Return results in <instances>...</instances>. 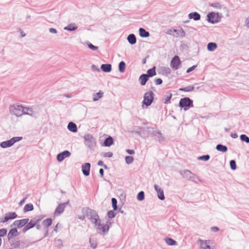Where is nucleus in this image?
<instances>
[{
  "instance_id": "obj_1",
  "label": "nucleus",
  "mask_w": 249,
  "mask_h": 249,
  "mask_svg": "<svg viewBox=\"0 0 249 249\" xmlns=\"http://www.w3.org/2000/svg\"><path fill=\"white\" fill-rule=\"evenodd\" d=\"M82 212L84 214L94 225V226H96L97 223L100 221L99 216L97 212L89 208H84Z\"/></svg>"
},
{
  "instance_id": "obj_2",
  "label": "nucleus",
  "mask_w": 249,
  "mask_h": 249,
  "mask_svg": "<svg viewBox=\"0 0 249 249\" xmlns=\"http://www.w3.org/2000/svg\"><path fill=\"white\" fill-rule=\"evenodd\" d=\"M9 111L11 114L14 115L17 117H20L23 115L24 107L20 105H12L9 107Z\"/></svg>"
},
{
  "instance_id": "obj_3",
  "label": "nucleus",
  "mask_w": 249,
  "mask_h": 249,
  "mask_svg": "<svg viewBox=\"0 0 249 249\" xmlns=\"http://www.w3.org/2000/svg\"><path fill=\"white\" fill-rule=\"evenodd\" d=\"M193 101L189 97L181 98L179 102V107L186 111L189 108L193 107Z\"/></svg>"
},
{
  "instance_id": "obj_4",
  "label": "nucleus",
  "mask_w": 249,
  "mask_h": 249,
  "mask_svg": "<svg viewBox=\"0 0 249 249\" xmlns=\"http://www.w3.org/2000/svg\"><path fill=\"white\" fill-rule=\"evenodd\" d=\"M148 132L152 137H154L155 140L157 141L161 142L164 141L165 138L164 136L159 129L151 128V130H149Z\"/></svg>"
},
{
  "instance_id": "obj_5",
  "label": "nucleus",
  "mask_w": 249,
  "mask_h": 249,
  "mask_svg": "<svg viewBox=\"0 0 249 249\" xmlns=\"http://www.w3.org/2000/svg\"><path fill=\"white\" fill-rule=\"evenodd\" d=\"M154 97V93L152 91H149L144 93L143 100L142 102V105L146 107L150 106L152 103Z\"/></svg>"
},
{
  "instance_id": "obj_6",
  "label": "nucleus",
  "mask_w": 249,
  "mask_h": 249,
  "mask_svg": "<svg viewBox=\"0 0 249 249\" xmlns=\"http://www.w3.org/2000/svg\"><path fill=\"white\" fill-rule=\"evenodd\" d=\"M166 33L176 37H184L185 36V32L182 29L179 30L169 29L167 31Z\"/></svg>"
},
{
  "instance_id": "obj_7",
  "label": "nucleus",
  "mask_w": 249,
  "mask_h": 249,
  "mask_svg": "<svg viewBox=\"0 0 249 249\" xmlns=\"http://www.w3.org/2000/svg\"><path fill=\"white\" fill-rule=\"evenodd\" d=\"M85 143L90 150H92L95 142L93 137L90 134H86L84 137Z\"/></svg>"
},
{
  "instance_id": "obj_8",
  "label": "nucleus",
  "mask_w": 249,
  "mask_h": 249,
  "mask_svg": "<svg viewBox=\"0 0 249 249\" xmlns=\"http://www.w3.org/2000/svg\"><path fill=\"white\" fill-rule=\"evenodd\" d=\"M94 227H96L97 232L103 235H105L108 232L109 228V226H107L106 224H102L101 220L97 223V226Z\"/></svg>"
},
{
  "instance_id": "obj_9",
  "label": "nucleus",
  "mask_w": 249,
  "mask_h": 249,
  "mask_svg": "<svg viewBox=\"0 0 249 249\" xmlns=\"http://www.w3.org/2000/svg\"><path fill=\"white\" fill-rule=\"evenodd\" d=\"M181 64V61L180 60V58L178 56L175 55L174 56L170 63V67L174 70H177L179 69Z\"/></svg>"
},
{
  "instance_id": "obj_10",
  "label": "nucleus",
  "mask_w": 249,
  "mask_h": 249,
  "mask_svg": "<svg viewBox=\"0 0 249 249\" xmlns=\"http://www.w3.org/2000/svg\"><path fill=\"white\" fill-rule=\"evenodd\" d=\"M218 17V13L216 14L214 12H211L207 15V20L209 23L214 24L219 21Z\"/></svg>"
},
{
  "instance_id": "obj_11",
  "label": "nucleus",
  "mask_w": 249,
  "mask_h": 249,
  "mask_svg": "<svg viewBox=\"0 0 249 249\" xmlns=\"http://www.w3.org/2000/svg\"><path fill=\"white\" fill-rule=\"evenodd\" d=\"M18 217V215L15 212H8L6 213L3 218L0 219L1 223H5L10 219H14Z\"/></svg>"
},
{
  "instance_id": "obj_12",
  "label": "nucleus",
  "mask_w": 249,
  "mask_h": 249,
  "mask_svg": "<svg viewBox=\"0 0 249 249\" xmlns=\"http://www.w3.org/2000/svg\"><path fill=\"white\" fill-rule=\"evenodd\" d=\"M69 203V201L66 202L59 204L56 208L54 214L55 215H59L62 213L65 210L66 206Z\"/></svg>"
},
{
  "instance_id": "obj_13",
  "label": "nucleus",
  "mask_w": 249,
  "mask_h": 249,
  "mask_svg": "<svg viewBox=\"0 0 249 249\" xmlns=\"http://www.w3.org/2000/svg\"><path fill=\"white\" fill-rule=\"evenodd\" d=\"M29 221V218H24L20 220H17L15 221L13 224L11 225V227L13 226L17 227L18 228H21L27 224L28 221Z\"/></svg>"
},
{
  "instance_id": "obj_14",
  "label": "nucleus",
  "mask_w": 249,
  "mask_h": 249,
  "mask_svg": "<svg viewBox=\"0 0 249 249\" xmlns=\"http://www.w3.org/2000/svg\"><path fill=\"white\" fill-rule=\"evenodd\" d=\"M71 155L70 151L68 150H65L57 155V160L59 161H62L66 158L69 157Z\"/></svg>"
},
{
  "instance_id": "obj_15",
  "label": "nucleus",
  "mask_w": 249,
  "mask_h": 249,
  "mask_svg": "<svg viewBox=\"0 0 249 249\" xmlns=\"http://www.w3.org/2000/svg\"><path fill=\"white\" fill-rule=\"evenodd\" d=\"M36 225V222L34 220V217L26 224L22 229V232L25 233L29 230L34 228Z\"/></svg>"
},
{
  "instance_id": "obj_16",
  "label": "nucleus",
  "mask_w": 249,
  "mask_h": 249,
  "mask_svg": "<svg viewBox=\"0 0 249 249\" xmlns=\"http://www.w3.org/2000/svg\"><path fill=\"white\" fill-rule=\"evenodd\" d=\"M198 242L199 243L200 249H211L209 244L210 243V240H203L201 239L198 240Z\"/></svg>"
},
{
  "instance_id": "obj_17",
  "label": "nucleus",
  "mask_w": 249,
  "mask_h": 249,
  "mask_svg": "<svg viewBox=\"0 0 249 249\" xmlns=\"http://www.w3.org/2000/svg\"><path fill=\"white\" fill-rule=\"evenodd\" d=\"M154 187L155 189V191L157 192L158 194V198L161 200H164L165 197L164 195L163 190H162V189H161L158 185L156 184H155Z\"/></svg>"
},
{
  "instance_id": "obj_18",
  "label": "nucleus",
  "mask_w": 249,
  "mask_h": 249,
  "mask_svg": "<svg viewBox=\"0 0 249 249\" xmlns=\"http://www.w3.org/2000/svg\"><path fill=\"white\" fill-rule=\"evenodd\" d=\"M90 169V164L89 162L85 163L82 166V171L83 174L85 176H88L89 175Z\"/></svg>"
},
{
  "instance_id": "obj_19",
  "label": "nucleus",
  "mask_w": 249,
  "mask_h": 249,
  "mask_svg": "<svg viewBox=\"0 0 249 249\" xmlns=\"http://www.w3.org/2000/svg\"><path fill=\"white\" fill-rule=\"evenodd\" d=\"M18 235V230L16 228L11 229L8 233V238L9 240H11L12 238Z\"/></svg>"
},
{
  "instance_id": "obj_20",
  "label": "nucleus",
  "mask_w": 249,
  "mask_h": 249,
  "mask_svg": "<svg viewBox=\"0 0 249 249\" xmlns=\"http://www.w3.org/2000/svg\"><path fill=\"white\" fill-rule=\"evenodd\" d=\"M23 114L30 115L34 117L36 115L35 112L34 111V107H24V111Z\"/></svg>"
},
{
  "instance_id": "obj_21",
  "label": "nucleus",
  "mask_w": 249,
  "mask_h": 249,
  "mask_svg": "<svg viewBox=\"0 0 249 249\" xmlns=\"http://www.w3.org/2000/svg\"><path fill=\"white\" fill-rule=\"evenodd\" d=\"M188 17L190 19H193L194 20L197 21L200 19L201 16L198 13L195 12L189 14Z\"/></svg>"
},
{
  "instance_id": "obj_22",
  "label": "nucleus",
  "mask_w": 249,
  "mask_h": 249,
  "mask_svg": "<svg viewBox=\"0 0 249 249\" xmlns=\"http://www.w3.org/2000/svg\"><path fill=\"white\" fill-rule=\"evenodd\" d=\"M149 79V76L146 74H142L139 77V81L140 84L142 86H144L146 83L147 81Z\"/></svg>"
},
{
  "instance_id": "obj_23",
  "label": "nucleus",
  "mask_w": 249,
  "mask_h": 249,
  "mask_svg": "<svg viewBox=\"0 0 249 249\" xmlns=\"http://www.w3.org/2000/svg\"><path fill=\"white\" fill-rule=\"evenodd\" d=\"M179 173L183 178L189 180L193 173L188 170H185L180 171Z\"/></svg>"
},
{
  "instance_id": "obj_24",
  "label": "nucleus",
  "mask_w": 249,
  "mask_h": 249,
  "mask_svg": "<svg viewBox=\"0 0 249 249\" xmlns=\"http://www.w3.org/2000/svg\"><path fill=\"white\" fill-rule=\"evenodd\" d=\"M68 129L72 132H76L77 131V125L73 122H70L68 124Z\"/></svg>"
},
{
  "instance_id": "obj_25",
  "label": "nucleus",
  "mask_w": 249,
  "mask_h": 249,
  "mask_svg": "<svg viewBox=\"0 0 249 249\" xmlns=\"http://www.w3.org/2000/svg\"><path fill=\"white\" fill-rule=\"evenodd\" d=\"M114 140L113 138L111 136H108L107 138L104 142V146L106 147H109L113 144Z\"/></svg>"
},
{
  "instance_id": "obj_26",
  "label": "nucleus",
  "mask_w": 249,
  "mask_h": 249,
  "mask_svg": "<svg viewBox=\"0 0 249 249\" xmlns=\"http://www.w3.org/2000/svg\"><path fill=\"white\" fill-rule=\"evenodd\" d=\"M127 39L128 42L131 44V45H134L136 43L137 40L136 37L134 34H131L129 35L127 37Z\"/></svg>"
},
{
  "instance_id": "obj_27",
  "label": "nucleus",
  "mask_w": 249,
  "mask_h": 249,
  "mask_svg": "<svg viewBox=\"0 0 249 249\" xmlns=\"http://www.w3.org/2000/svg\"><path fill=\"white\" fill-rule=\"evenodd\" d=\"M102 71L106 72H109L111 71V65L109 64H102L101 66Z\"/></svg>"
},
{
  "instance_id": "obj_28",
  "label": "nucleus",
  "mask_w": 249,
  "mask_h": 249,
  "mask_svg": "<svg viewBox=\"0 0 249 249\" xmlns=\"http://www.w3.org/2000/svg\"><path fill=\"white\" fill-rule=\"evenodd\" d=\"M139 35L142 37H147L150 36L149 33L142 28H139Z\"/></svg>"
},
{
  "instance_id": "obj_29",
  "label": "nucleus",
  "mask_w": 249,
  "mask_h": 249,
  "mask_svg": "<svg viewBox=\"0 0 249 249\" xmlns=\"http://www.w3.org/2000/svg\"><path fill=\"white\" fill-rule=\"evenodd\" d=\"M104 92L99 90L97 93L93 94V101L96 102L102 98L103 96Z\"/></svg>"
},
{
  "instance_id": "obj_30",
  "label": "nucleus",
  "mask_w": 249,
  "mask_h": 249,
  "mask_svg": "<svg viewBox=\"0 0 249 249\" xmlns=\"http://www.w3.org/2000/svg\"><path fill=\"white\" fill-rule=\"evenodd\" d=\"M43 218V217H42L41 215L37 216L34 217V220L36 221V225H35V227H36V229H37L38 230H39L41 229V226L39 224V222L42 220Z\"/></svg>"
},
{
  "instance_id": "obj_31",
  "label": "nucleus",
  "mask_w": 249,
  "mask_h": 249,
  "mask_svg": "<svg viewBox=\"0 0 249 249\" xmlns=\"http://www.w3.org/2000/svg\"><path fill=\"white\" fill-rule=\"evenodd\" d=\"M78 27L74 23H71L65 27L64 29L69 31H73L77 29Z\"/></svg>"
},
{
  "instance_id": "obj_32",
  "label": "nucleus",
  "mask_w": 249,
  "mask_h": 249,
  "mask_svg": "<svg viewBox=\"0 0 249 249\" xmlns=\"http://www.w3.org/2000/svg\"><path fill=\"white\" fill-rule=\"evenodd\" d=\"M172 96V93L170 92H166L165 95H164L162 100L164 104H167L168 102L171 100Z\"/></svg>"
},
{
  "instance_id": "obj_33",
  "label": "nucleus",
  "mask_w": 249,
  "mask_h": 249,
  "mask_svg": "<svg viewBox=\"0 0 249 249\" xmlns=\"http://www.w3.org/2000/svg\"><path fill=\"white\" fill-rule=\"evenodd\" d=\"M13 145L10 140L3 141L0 143V146L3 148L10 147Z\"/></svg>"
},
{
  "instance_id": "obj_34",
  "label": "nucleus",
  "mask_w": 249,
  "mask_h": 249,
  "mask_svg": "<svg viewBox=\"0 0 249 249\" xmlns=\"http://www.w3.org/2000/svg\"><path fill=\"white\" fill-rule=\"evenodd\" d=\"M216 149L217 151L222 152L223 153L226 152L228 151V148L226 145L221 144H218L216 146Z\"/></svg>"
},
{
  "instance_id": "obj_35",
  "label": "nucleus",
  "mask_w": 249,
  "mask_h": 249,
  "mask_svg": "<svg viewBox=\"0 0 249 249\" xmlns=\"http://www.w3.org/2000/svg\"><path fill=\"white\" fill-rule=\"evenodd\" d=\"M44 228L48 229L52 224V219L51 218H47L44 220L42 223Z\"/></svg>"
},
{
  "instance_id": "obj_36",
  "label": "nucleus",
  "mask_w": 249,
  "mask_h": 249,
  "mask_svg": "<svg viewBox=\"0 0 249 249\" xmlns=\"http://www.w3.org/2000/svg\"><path fill=\"white\" fill-rule=\"evenodd\" d=\"M217 48V44L214 42H210L207 44V50L212 52L215 50Z\"/></svg>"
},
{
  "instance_id": "obj_37",
  "label": "nucleus",
  "mask_w": 249,
  "mask_h": 249,
  "mask_svg": "<svg viewBox=\"0 0 249 249\" xmlns=\"http://www.w3.org/2000/svg\"><path fill=\"white\" fill-rule=\"evenodd\" d=\"M20 244H21V241L14 239L13 240H12L11 242V245L16 249L20 248Z\"/></svg>"
},
{
  "instance_id": "obj_38",
  "label": "nucleus",
  "mask_w": 249,
  "mask_h": 249,
  "mask_svg": "<svg viewBox=\"0 0 249 249\" xmlns=\"http://www.w3.org/2000/svg\"><path fill=\"white\" fill-rule=\"evenodd\" d=\"M34 210V206L32 203H28L25 205L23 208L24 213L32 211Z\"/></svg>"
},
{
  "instance_id": "obj_39",
  "label": "nucleus",
  "mask_w": 249,
  "mask_h": 249,
  "mask_svg": "<svg viewBox=\"0 0 249 249\" xmlns=\"http://www.w3.org/2000/svg\"><path fill=\"white\" fill-rule=\"evenodd\" d=\"M146 74L149 76V77L155 76L156 74V67H153L152 68L148 70Z\"/></svg>"
},
{
  "instance_id": "obj_40",
  "label": "nucleus",
  "mask_w": 249,
  "mask_h": 249,
  "mask_svg": "<svg viewBox=\"0 0 249 249\" xmlns=\"http://www.w3.org/2000/svg\"><path fill=\"white\" fill-rule=\"evenodd\" d=\"M195 89V87L193 86H189L185 88H180L179 90L183 91L190 92Z\"/></svg>"
},
{
  "instance_id": "obj_41",
  "label": "nucleus",
  "mask_w": 249,
  "mask_h": 249,
  "mask_svg": "<svg viewBox=\"0 0 249 249\" xmlns=\"http://www.w3.org/2000/svg\"><path fill=\"white\" fill-rule=\"evenodd\" d=\"M125 63L124 61H121L119 64V70L121 73L124 72L125 70Z\"/></svg>"
},
{
  "instance_id": "obj_42",
  "label": "nucleus",
  "mask_w": 249,
  "mask_h": 249,
  "mask_svg": "<svg viewBox=\"0 0 249 249\" xmlns=\"http://www.w3.org/2000/svg\"><path fill=\"white\" fill-rule=\"evenodd\" d=\"M166 243L170 246H173L177 244V242L171 238H165Z\"/></svg>"
},
{
  "instance_id": "obj_43",
  "label": "nucleus",
  "mask_w": 249,
  "mask_h": 249,
  "mask_svg": "<svg viewBox=\"0 0 249 249\" xmlns=\"http://www.w3.org/2000/svg\"><path fill=\"white\" fill-rule=\"evenodd\" d=\"M30 245V243L26 240L21 241L20 249H23L25 248L28 247Z\"/></svg>"
},
{
  "instance_id": "obj_44",
  "label": "nucleus",
  "mask_w": 249,
  "mask_h": 249,
  "mask_svg": "<svg viewBox=\"0 0 249 249\" xmlns=\"http://www.w3.org/2000/svg\"><path fill=\"white\" fill-rule=\"evenodd\" d=\"M189 180H191L195 183H197V180H199V179L198 178V177L196 175L192 173L191 177H190V178Z\"/></svg>"
},
{
  "instance_id": "obj_45",
  "label": "nucleus",
  "mask_w": 249,
  "mask_h": 249,
  "mask_svg": "<svg viewBox=\"0 0 249 249\" xmlns=\"http://www.w3.org/2000/svg\"><path fill=\"white\" fill-rule=\"evenodd\" d=\"M137 198L139 201H142L144 199V193L143 191H140L137 195Z\"/></svg>"
},
{
  "instance_id": "obj_46",
  "label": "nucleus",
  "mask_w": 249,
  "mask_h": 249,
  "mask_svg": "<svg viewBox=\"0 0 249 249\" xmlns=\"http://www.w3.org/2000/svg\"><path fill=\"white\" fill-rule=\"evenodd\" d=\"M89 242L90 243V247L91 248L94 249L97 247V242L94 238L90 237L89 239Z\"/></svg>"
},
{
  "instance_id": "obj_47",
  "label": "nucleus",
  "mask_w": 249,
  "mask_h": 249,
  "mask_svg": "<svg viewBox=\"0 0 249 249\" xmlns=\"http://www.w3.org/2000/svg\"><path fill=\"white\" fill-rule=\"evenodd\" d=\"M240 140L242 142H246L247 143H249V137L245 134H242L240 136Z\"/></svg>"
},
{
  "instance_id": "obj_48",
  "label": "nucleus",
  "mask_w": 249,
  "mask_h": 249,
  "mask_svg": "<svg viewBox=\"0 0 249 249\" xmlns=\"http://www.w3.org/2000/svg\"><path fill=\"white\" fill-rule=\"evenodd\" d=\"M209 6L213 7L215 9H221L222 7L220 3L219 2H215V3H212L209 4Z\"/></svg>"
},
{
  "instance_id": "obj_49",
  "label": "nucleus",
  "mask_w": 249,
  "mask_h": 249,
  "mask_svg": "<svg viewBox=\"0 0 249 249\" xmlns=\"http://www.w3.org/2000/svg\"><path fill=\"white\" fill-rule=\"evenodd\" d=\"M111 202L113 210L116 211L118 209L117 200L115 198H112Z\"/></svg>"
},
{
  "instance_id": "obj_50",
  "label": "nucleus",
  "mask_w": 249,
  "mask_h": 249,
  "mask_svg": "<svg viewBox=\"0 0 249 249\" xmlns=\"http://www.w3.org/2000/svg\"><path fill=\"white\" fill-rule=\"evenodd\" d=\"M22 139V137H14L10 139V141L13 145L16 142H19Z\"/></svg>"
},
{
  "instance_id": "obj_51",
  "label": "nucleus",
  "mask_w": 249,
  "mask_h": 249,
  "mask_svg": "<svg viewBox=\"0 0 249 249\" xmlns=\"http://www.w3.org/2000/svg\"><path fill=\"white\" fill-rule=\"evenodd\" d=\"M134 160V159L133 157L130 156H128L125 157V160L127 164H130L132 163L133 161Z\"/></svg>"
},
{
  "instance_id": "obj_52",
  "label": "nucleus",
  "mask_w": 249,
  "mask_h": 249,
  "mask_svg": "<svg viewBox=\"0 0 249 249\" xmlns=\"http://www.w3.org/2000/svg\"><path fill=\"white\" fill-rule=\"evenodd\" d=\"M230 165L232 170H234L236 169V161L234 160H232L230 161Z\"/></svg>"
},
{
  "instance_id": "obj_53",
  "label": "nucleus",
  "mask_w": 249,
  "mask_h": 249,
  "mask_svg": "<svg viewBox=\"0 0 249 249\" xmlns=\"http://www.w3.org/2000/svg\"><path fill=\"white\" fill-rule=\"evenodd\" d=\"M210 156L209 155H205L198 157V160L207 161L210 159Z\"/></svg>"
},
{
  "instance_id": "obj_54",
  "label": "nucleus",
  "mask_w": 249,
  "mask_h": 249,
  "mask_svg": "<svg viewBox=\"0 0 249 249\" xmlns=\"http://www.w3.org/2000/svg\"><path fill=\"white\" fill-rule=\"evenodd\" d=\"M101 156L104 158H111L113 156V153L111 152H105L101 153Z\"/></svg>"
},
{
  "instance_id": "obj_55",
  "label": "nucleus",
  "mask_w": 249,
  "mask_h": 249,
  "mask_svg": "<svg viewBox=\"0 0 249 249\" xmlns=\"http://www.w3.org/2000/svg\"><path fill=\"white\" fill-rule=\"evenodd\" d=\"M55 244L56 246L59 248H61L63 246V241L60 239L55 240Z\"/></svg>"
},
{
  "instance_id": "obj_56",
  "label": "nucleus",
  "mask_w": 249,
  "mask_h": 249,
  "mask_svg": "<svg viewBox=\"0 0 249 249\" xmlns=\"http://www.w3.org/2000/svg\"><path fill=\"white\" fill-rule=\"evenodd\" d=\"M161 70L164 73H166V74H169L171 72V70L168 67H163L161 68Z\"/></svg>"
},
{
  "instance_id": "obj_57",
  "label": "nucleus",
  "mask_w": 249,
  "mask_h": 249,
  "mask_svg": "<svg viewBox=\"0 0 249 249\" xmlns=\"http://www.w3.org/2000/svg\"><path fill=\"white\" fill-rule=\"evenodd\" d=\"M116 215V213L113 210L109 211L107 213V216L109 218H113Z\"/></svg>"
},
{
  "instance_id": "obj_58",
  "label": "nucleus",
  "mask_w": 249,
  "mask_h": 249,
  "mask_svg": "<svg viewBox=\"0 0 249 249\" xmlns=\"http://www.w3.org/2000/svg\"><path fill=\"white\" fill-rule=\"evenodd\" d=\"M88 47H89V49H90L91 50H93V51L97 50L98 49V47L95 46H94V45H92V44L91 43H89L88 44Z\"/></svg>"
},
{
  "instance_id": "obj_59",
  "label": "nucleus",
  "mask_w": 249,
  "mask_h": 249,
  "mask_svg": "<svg viewBox=\"0 0 249 249\" xmlns=\"http://www.w3.org/2000/svg\"><path fill=\"white\" fill-rule=\"evenodd\" d=\"M98 165L99 166H103L104 167L105 169H107V165L106 164H104L103 162L102 161V160H100L98 162Z\"/></svg>"
},
{
  "instance_id": "obj_60",
  "label": "nucleus",
  "mask_w": 249,
  "mask_h": 249,
  "mask_svg": "<svg viewBox=\"0 0 249 249\" xmlns=\"http://www.w3.org/2000/svg\"><path fill=\"white\" fill-rule=\"evenodd\" d=\"M196 66H193L190 68H189L187 70V71H186V72L187 73H189L190 72H191L192 71H193L194 70H195V69L196 68Z\"/></svg>"
},
{
  "instance_id": "obj_61",
  "label": "nucleus",
  "mask_w": 249,
  "mask_h": 249,
  "mask_svg": "<svg viewBox=\"0 0 249 249\" xmlns=\"http://www.w3.org/2000/svg\"><path fill=\"white\" fill-rule=\"evenodd\" d=\"M162 83V80L160 78H158L155 80V84L156 85H160Z\"/></svg>"
},
{
  "instance_id": "obj_62",
  "label": "nucleus",
  "mask_w": 249,
  "mask_h": 249,
  "mask_svg": "<svg viewBox=\"0 0 249 249\" xmlns=\"http://www.w3.org/2000/svg\"><path fill=\"white\" fill-rule=\"evenodd\" d=\"M28 197V195H27L24 198H23L18 203L19 206L22 205L25 201L26 199Z\"/></svg>"
},
{
  "instance_id": "obj_63",
  "label": "nucleus",
  "mask_w": 249,
  "mask_h": 249,
  "mask_svg": "<svg viewBox=\"0 0 249 249\" xmlns=\"http://www.w3.org/2000/svg\"><path fill=\"white\" fill-rule=\"evenodd\" d=\"M49 32L51 33H53V34H56L57 33V30L53 28H49Z\"/></svg>"
},
{
  "instance_id": "obj_64",
  "label": "nucleus",
  "mask_w": 249,
  "mask_h": 249,
  "mask_svg": "<svg viewBox=\"0 0 249 249\" xmlns=\"http://www.w3.org/2000/svg\"><path fill=\"white\" fill-rule=\"evenodd\" d=\"M211 231L213 232H217L219 231V228L217 227H213L211 228Z\"/></svg>"
}]
</instances>
